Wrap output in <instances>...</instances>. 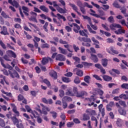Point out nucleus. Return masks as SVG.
Instances as JSON below:
<instances>
[{
  "instance_id": "39448f33",
  "label": "nucleus",
  "mask_w": 128,
  "mask_h": 128,
  "mask_svg": "<svg viewBox=\"0 0 128 128\" xmlns=\"http://www.w3.org/2000/svg\"><path fill=\"white\" fill-rule=\"evenodd\" d=\"M12 120L14 125H16L17 128H24L22 123H20L19 120L15 116L11 118Z\"/></svg>"
},
{
  "instance_id": "a211bd4d",
  "label": "nucleus",
  "mask_w": 128,
  "mask_h": 128,
  "mask_svg": "<svg viewBox=\"0 0 128 128\" xmlns=\"http://www.w3.org/2000/svg\"><path fill=\"white\" fill-rule=\"evenodd\" d=\"M50 76L55 80L58 79V76L57 72L54 70H52L50 72Z\"/></svg>"
},
{
  "instance_id": "338daca9",
  "label": "nucleus",
  "mask_w": 128,
  "mask_h": 128,
  "mask_svg": "<svg viewBox=\"0 0 128 128\" xmlns=\"http://www.w3.org/2000/svg\"><path fill=\"white\" fill-rule=\"evenodd\" d=\"M118 112L121 115H126V110H124L123 109H120L118 110Z\"/></svg>"
},
{
  "instance_id": "9b49d317",
  "label": "nucleus",
  "mask_w": 128,
  "mask_h": 128,
  "mask_svg": "<svg viewBox=\"0 0 128 128\" xmlns=\"http://www.w3.org/2000/svg\"><path fill=\"white\" fill-rule=\"evenodd\" d=\"M88 96L87 92L84 90L80 91L77 92V94H76V96L77 98H84V96Z\"/></svg>"
},
{
  "instance_id": "a19ab883",
  "label": "nucleus",
  "mask_w": 128,
  "mask_h": 128,
  "mask_svg": "<svg viewBox=\"0 0 128 128\" xmlns=\"http://www.w3.org/2000/svg\"><path fill=\"white\" fill-rule=\"evenodd\" d=\"M58 50L60 51V52L61 54H67L66 50L65 49H64V48H63L61 47H59Z\"/></svg>"
},
{
  "instance_id": "a878e982",
  "label": "nucleus",
  "mask_w": 128,
  "mask_h": 128,
  "mask_svg": "<svg viewBox=\"0 0 128 128\" xmlns=\"http://www.w3.org/2000/svg\"><path fill=\"white\" fill-rule=\"evenodd\" d=\"M108 60L107 58H102V64L104 68H106L108 66Z\"/></svg>"
},
{
  "instance_id": "0eeeda50",
  "label": "nucleus",
  "mask_w": 128,
  "mask_h": 128,
  "mask_svg": "<svg viewBox=\"0 0 128 128\" xmlns=\"http://www.w3.org/2000/svg\"><path fill=\"white\" fill-rule=\"evenodd\" d=\"M76 4L80 8V10L82 12V14H86V10L84 7L83 3L80 0H78L76 2Z\"/></svg>"
},
{
  "instance_id": "8fccbe9b",
  "label": "nucleus",
  "mask_w": 128,
  "mask_h": 128,
  "mask_svg": "<svg viewBox=\"0 0 128 128\" xmlns=\"http://www.w3.org/2000/svg\"><path fill=\"white\" fill-rule=\"evenodd\" d=\"M6 126V123H5V122L4 120L0 118V126L2 128H4Z\"/></svg>"
},
{
  "instance_id": "7ed1b4c3",
  "label": "nucleus",
  "mask_w": 128,
  "mask_h": 128,
  "mask_svg": "<svg viewBox=\"0 0 128 128\" xmlns=\"http://www.w3.org/2000/svg\"><path fill=\"white\" fill-rule=\"evenodd\" d=\"M86 28H88V30L90 32V34H96V32L94 30H98V26L93 24L92 22H91L90 24V25L87 24Z\"/></svg>"
},
{
  "instance_id": "6ab92c4d",
  "label": "nucleus",
  "mask_w": 128,
  "mask_h": 128,
  "mask_svg": "<svg viewBox=\"0 0 128 128\" xmlns=\"http://www.w3.org/2000/svg\"><path fill=\"white\" fill-rule=\"evenodd\" d=\"M42 102L45 104H52L53 103L52 99H48V100L46 98H42Z\"/></svg>"
},
{
  "instance_id": "5fc2aeb1",
  "label": "nucleus",
  "mask_w": 128,
  "mask_h": 128,
  "mask_svg": "<svg viewBox=\"0 0 128 128\" xmlns=\"http://www.w3.org/2000/svg\"><path fill=\"white\" fill-rule=\"evenodd\" d=\"M93 78H96V80H98V81H102V79L100 77V76L98 74H94L93 75Z\"/></svg>"
},
{
  "instance_id": "37998d69",
  "label": "nucleus",
  "mask_w": 128,
  "mask_h": 128,
  "mask_svg": "<svg viewBox=\"0 0 128 128\" xmlns=\"http://www.w3.org/2000/svg\"><path fill=\"white\" fill-rule=\"evenodd\" d=\"M24 97L23 95L20 94L18 96V102H22V100H24Z\"/></svg>"
},
{
  "instance_id": "f3484780",
  "label": "nucleus",
  "mask_w": 128,
  "mask_h": 128,
  "mask_svg": "<svg viewBox=\"0 0 128 128\" xmlns=\"http://www.w3.org/2000/svg\"><path fill=\"white\" fill-rule=\"evenodd\" d=\"M0 34L4 36H8L9 33L8 32V29L6 26H2V31L0 32Z\"/></svg>"
},
{
  "instance_id": "7c9ffc66",
  "label": "nucleus",
  "mask_w": 128,
  "mask_h": 128,
  "mask_svg": "<svg viewBox=\"0 0 128 128\" xmlns=\"http://www.w3.org/2000/svg\"><path fill=\"white\" fill-rule=\"evenodd\" d=\"M62 80L63 82H64L65 83H69V82H71L70 78H68L65 77V76L62 77Z\"/></svg>"
},
{
  "instance_id": "0e129e2a",
  "label": "nucleus",
  "mask_w": 128,
  "mask_h": 128,
  "mask_svg": "<svg viewBox=\"0 0 128 128\" xmlns=\"http://www.w3.org/2000/svg\"><path fill=\"white\" fill-rule=\"evenodd\" d=\"M42 48H50V45L47 43L42 44Z\"/></svg>"
},
{
  "instance_id": "412c9836",
  "label": "nucleus",
  "mask_w": 128,
  "mask_h": 128,
  "mask_svg": "<svg viewBox=\"0 0 128 128\" xmlns=\"http://www.w3.org/2000/svg\"><path fill=\"white\" fill-rule=\"evenodd\" d=\"M73 26H74V31L76 34H78L79 32V30H80V27L77 24L73 23Z\"/></svg>"
},
{
  "instance_id": "58836bf2",
  "label": "nucleus",
  "mask_w": 128,
  "mask_h": 128,
  "mask_svg": "<svg viewBox=\"0 0 128 128\" xmlns=\"http://www.w3.org/2000/svg\"><path fill=\"white\" fill-rule=\"evenodd\" d=\"M12 112H14V114H16V116H20V113L17 110V108H12Z\"/></svg>"
},
{
  "instance_id": "aec40b11",
  "label": "nucleus",
  "mask_w": 128,
  "mask_h": 128,
  "mask_svg": "<svg viewBox=\"0 0 128 128\" xmlns=\"http://www.w3.org/2000/svg\"><path fill=\"white\" fill-rule=\"evenodd\" d=\"M64 48H66L67 50L71 53L74 52L72 46L70 44H65L64 45Z\"/></svg>"
},
{
  "instance_id": "ddd939ff",
  "label": "nucleus",
  "mask_w": 128,
  "mask_h": 128,
  "mask_svg": "<svg viewBox=\"0 0 128 128\" xmlns=\"http://www.w3.org/2000/svg\"><path fill=\"white\" fill-rule=\"evenodd\" d=\"M86 100H88L90 103L92 102L91 104H88V106H94V102L96 100V98H94V96H91L90 98H86Z\"/></svg>"
},
{
  "instance_id": "f03ea898",
  "label": "nucleus",
  "mask_w": 128,
  "mask_h": 128,
  "mask_svg": "<svg viewBox=\"0 0 128 128\" xmlns=\"http://www.w3.org/2000/svg\"><path fill=\"white\" fill-rule=\"evenodd\" d=\"M110 29L112 30H116V28H119L114 31V33L117 35L122 34H126V30L122 28V26L120 24H112L110 26Z\"/></svg>"
},
{
  "instance_id": "bb28decb",
  "label": "nucleus",
  "mask_w": 128,
  "mask_h": 128,
  "mask_svg": "<svg viewBox=\"0 0 128 128\" xmlns=\"http://www.w3.org/2000/svg\"><path fill=\"white\" fill-rule=\"evenodd\" d=\"M62 101L65 102H70L72 101V98L68 96H64L62 98Z\"/></svg>"
},
{
  "instance_id": "4d7b16f0",
  "label": "nucleus",
  "mask_w": 128,
  "mask_h": 128,
  "mask_svg": "<svg viewBox=\"0 0 128 128\" xmlns=\"http://www.w3.org/2000/svg\"><path fill=\"white\" fill-rule=\"evenodd\" d=\"M72 58L74 60L76 61V62H78V64H80V58H79L78 56H73Z\"/></svg>"
},
{
  "instance_id": "6e6552de",
  "label": "nucleus",
  "mask_w": 128,
  "mask_h": 128,
  "mask_svg": "<svg viewBox=\"0 0 128 128\" xmlns=\"http://www.w3.org/2000/svg\"><path fill=\"white\" fill-rule=\"evenodd\" d=\"M8 3L14 6L16 8H20V5L19 3L16 0H8Z\"/></svg>"
},
{
  "instance_id": "69168bd1",
  "label": "nucleus",
  "mask_w": 128,
  "mask_h": 128,
  "mask_svg": "<svg viewBox=\"0 0 128 128\" xmlns=\"http://www.w3.org/2000/svg\"><path fill=\"white\" fill-rule=\"evenodd\" d=\"M64 76L68 78H71L73 76V73L72 72H68L64 74Z\"/></svg>"
},
{
  "instance_id": "9d476101",
  "label": "nucleus",
  "mask_w": 128,
  "mask_h": 128,
  "mask_svg": "<svg viewBox=\"0 0 128 128\" xmlns=\"http://www.w3.org/2000/svg\"><path fill=\"white\" fill-rule=\"evenodd\" d=\"M49 61L50 62H52L53 60L52 58L50 57H44V58H43L42 59V64L43 65H46L48 63Z\"/></svg>"
},
{
  "instance_id": "473e14b6",
  "label": "nucleus",
  "mask_w": 128,
  "mask_h": 128,
  "mask_svg": "<svg viewBox=\"0 0 128 128\" xmlns=\"http://www.w3.org/2000/svg\"><path fill=\"white\" fill-rule=\"evenodd\" d=\"M124 124V122L120 118H118L116 121V124L119 127H122V124Z\"/></svg>"
},
{
  "instance_id": "c85d7f7f",
  "label": "nucleus",
  "mask_w": 128,
  "mask_h": 128,
  "mask_svg": "<svg viewBox=\"0 0 128 128\" xmlns=\"http://www.w3.org/2000/svg\"><path fill=\"white\" fill-rule=\"evenodd\" d=\"M91 80V77L90 76H86L84 77V80L88 84H90V80Z\"/></svg>"
},
{
  "instance_id": "bf43d9fd",
  "label": "nucleus",
  "mask_w": 128,
  "mask_h": 128,
  "mask_svg": "<svg viewBox=\"0 0 128 128\" xmlns=\"http://www.w3.org/2000/svg\"><path fill=\"white\" fill-rule=\"evenodd\" d=\"M10 56L6 54L4 56L3 58L6 61L10 62L11 60L10 59Z\"/></svg>"
},
{
  "instance_id": "1a4fd4ad",
  "label": "nucleus",
  "mask_w": 128,
  "mask_h": 128,
  "mask_svg": "<svg viewBox=\"0 0 128 128\" xmlns=\"http://www.w3.org/2000/svg\"><path fill=\"white\" fill-rule=\"evenodd\" d=\"M40 105L42 107V114L44 115H47L48 112H50V109L48 107L45 106L43 104H40Z\"/></svg>"
},
{
  "instance_id": "09e8293b",
  "label": "nucleus",
  "mask_w": 128,
  "mask_h": 128,
  "mask_svg": "<svg viewBox=\"0 0 128 128\" xmlns=\"http://www.w3.org/2000/svg\"><path fill=\"white\" fill-rule=\"evenodd\" d=\"M59 92H60L59 96L61 98H62L65 95L64 90H59Z\"/></svg>"
},
{
  "instance_id": "c9c22d12",
  "label": "nucleus",
  "mask_w": 128,
  "mask_h": 128,
  "mask_svg": "<svg viewBox=\"0 0 128 128\" xmlns=\"http://www.w3.org/2000/svg\"><path fill=\"white\" fill-rule=\"evenodd\" d=\"M56 16L58 17V20L62 19V20H63L64 22H66V19L64 16L61 15L60 14H57Z\"/></svg>"
},
{
  "instance_id": "5701e85b",
  "label": "nucleus",
  "mask_w": 128,
  "mask_h": 128,
  "mask_svg": "<svg viewBox=\"0 0 128 128\" xmlns=\"http://www.w3.org/2000/svg\"><path fill=\"white\" fill-rule=\"evenodd\" d=\"M86 113L88 114L89 116H94L96 115V110L92 109H87L86 111Z\"/></svg>"
},
{
  "instance_id": "79ce46f5",
  "label": "nucleus",
  "mask_w": 128,
  "mask_h": 128,
  "mask_svg": "<svg viewBox=\"0 0 128 128\" xmlns=\"http://www.w3.org/2000/svg\"><path fill=\"white\" fill-rule=\"evenodd\" d=\"M86 7L88 8H92V5H90L87 2H84V3L83 8H85Z\"/></svg>"
},
{
  "instance_id": "f704fd0d",
  "label": "nucleus",
  "mask_w": 128,
  "mask_h": 128,
  "mask_svg": "<svg viewBox=\"0 0 128 128\" xmlns=\"http://www.w3.org/2000/svg\"><path fill=\"white\" fill-rule=\"evenodd\" d=\"M76 74L78 76L82 77L84 75V72L82 70H78Z\"/></svg>"
},
{
  "instance_id": "de8ad7c7",
  "label": "nucleus",
  "mask_w": 128,
  "mask_h": 128,
  "mask_svg": "<svg viewBox=\"0 0 128 128\" xmlns=\"http://www.w3.org/2000/svg\"><path fill=\"white\" fill-rule=\"evenodd\" d=\"M27 46L29 48H30V50L32 52H34V45L33 44H28V45H27Z\"/></svg>"
},
{
  "instance_id": "864d4df0",
  "label": "nucleus",
  "mask_w": 128,
  "mask_h": 128,
  "mask_svg": "<svg viewBox=\"0 0 128 128\" xmlns=\"http://www.w3.org/2000/svg\"><path fill=\"white\" fill-rule=\"evenodd\" d=\"M32 116L35 118H37L39 116V114L36 111V110H34V112H32Z\"/></svg>"
},
{
  "instance_id": "c03bdc74",
  "label": "nucleus",
  "mask_w": 128,
  "mask_h": 128,
  "mask_svg": "<svg viewBox=\"0 0 128 128\" xmlns=\"http://www.w3.org/2000/svg\"><path fill=\"white\" fill-rule=\"evenodd\" d=\"M0 46L3 50H6V46L2 40H0Z\"/></svg>"
},
{
  "instance_id": "423d86ee",
  "label": "nucleus",
  "mask_w": 128,
  "mask_h": 128,
  "mask_svg": "<svg viewBox=\"0 0 128 128\" xmlns=\"http://www.w3.org/2000/svg\"><path fill=\"white\" fill-rule=\"evenodd\" d=\"M8 72H9V74H10V76L12 78H16L18 79H19L20 78V74H18V73L16 70H14L12 72L10 71V70H8Z\"/></svg>"
},
{
  "instance_id": "393cba45",
  "label": "nucleus",
  "mask_w": 128,
  "mask_h": 128,
  "mask_svg": "<svg viewBox=\"0 0 128 128\" xmlns=\"http://www.w3.org/2000/svg\"><path fill=\"white\" fill-rule=\"evenodd\" d=\"M40 9L44 12L48 13L49 12V9L44 5L40 6Z\"/></svg>"
},
{
  "instance_id": "49530a36",
  "label": "nucleus",
  "mask_w": 128,
  "mask_h": 128,
  "mask_svg": "<svg viewBox=\"0 0 128 128\" xmlns=\"http://www.w3.org/2000/svg\"><path fill=\"white\" fill-rule=\"evenodd\" d=\"M26 120L28 122V124L32 126H36L35 122H36V120L34 119H33V122H32L31 120Z\"/></svg>"
},
{
  "instance_id": "e2e57ef3",
  "label": "nucleus",
  "mask_w": 128,
  "mask_h": 128,
  "mask_svg": "<svg viewBox=\"0 0 128 128\" xmlns=\"http://www.w3.org/2000/svg\"><path fill=\"white\" fill-rule=\"evenodd\" d=\"M66 95L68 96H74V94L72 92V91L70 90H68L66 92Z\"/></svg>"
},
{
  "instance_id": "f257e3e1",
  "label": "nucleus",
  "mask_w": 128,
  "mask_h": 128,
  "mask_svg": "<svg viewBox=\"0 0 128 128\" xmlns=\"http://www.w3.org/2000/svg\"><path fill=\"white\" fill-rule=\"evenodd\" d=\"M88 33V30L86 29H84V30H80L79 34L82 36H84L82 38H79L78 40L80 42H82V46L86 47H90L91 46V43L92 41L90 38H88V36L87 34Z\"/></svg>"
},
{
  "instance_id": "cd10ccee",
  "label": "nucleus",
  "mask_w": 128,
  "mask_h": 128,
  "mask_svg": "<svg viewBox=\"0 0 128 128\" xmlns=\"http://www.w3.org/2000/svg\"><path fill=\"white\" fill-rule=\"evenodd\" d=\"M90 14L93 16H95L96 18H100V19L102 20H106V17H102V16H100L96 14L90 13Z\"/></svg>"
},
{
  "instance_id": "6e6d98bb",
  "label": "nucleus",
  "mask_w": 128,
  "mask_h": 128,
  "mask_svg": "<svg viewBox=\"0 0 128 128\" xmlns=\"http://www.w3.org/2000/svg\"><path fill=\"white\" fill-rule=\"evenodd\" d=\"M108 20L110 23L111 24L114 22V16H110L109 18H108Z\"/></svg>"
},
{
  "instance_id": "4468645a",
  "label": "nucleus",
  "mask_w": 128,
  "mask_h": 128,
  "mask_svg": "<svg viewBox=\"0 0 128 128\" xmlns=\"http://www.w3.org/2000/svg\"><path fill=\"white\" fill-rule=\"evenodd\" d=\"M6 54L10 57V58H16V53L13 52L12 50H8L6 52Z\"/></svg>"
},
{
  "instance_id": "603ef678",
  "label": "nucleus",
  "mask_w": 128,
  "mask_h": 128,
  "mask_svg": "<svg viewBox=\"0 0 128 128\" xmlns=\"http://www.w3.org/2000/svg\"><path fill=\"white\" fill-rule=\"evenodd\" d=\"M50 113L52 114V116L54 119H56L58 117V114L56 112H50Z\"/></svg>"
},
{
  "instance_id": "72a5a7b5",
  "label": "nucleus",
  "mask_w": 128,
  "mask_h": 128,
  "mask_svg": "<svg viewBox=\"0 0 128 128\" xmlns=\"http://www.w3.org/2000/svg\"><path fill=\"white\" fill-rule=\"evenodd\" d=\"M90 120V116L86 114H83V120L87 121Z\"/></svg>"
},
{
  "instance_id": "a18cd8bd",
  "label": "nucleus",
  "mask_w": 128,
  "mask_h": 128,
  "mask_svg": "<svg viewBox=\"0 0 128 128\" xmlns=\"http://www.w3.org/2000/svg\"><path fill=\"white\" fill-rule=\"evenodd\" d=\"M0 62L1 65L2 66V67H4L5 68H8L7 66L4 63V60L0 56Z\"/></svg>"
},
{
  "instance_id": "f8f14e48",
  "label": "nucleus",
  "mask_w": 128,
  "mask_h": 128,
  "mask_svg": "<svg viewBox=\"0 0 128 128\" xmlns=\"http://www.w3.org/2000/svg\"><path fill=\"white\" fill-rule=\"evenodd\" d=\"M56 61L64 62L66 60V56L62 54H58L56 58Z\"/></svg>"
},
{
  "instance_id": "3c124183",
  "label": "nucleus",
  "mask_w": 128,
  "mask_h": 128,
  "mask_svg": "<svg viewBox=\"0 0 128 128\" xmlns=\"http://www.w3.org/2000/svg\"><path fill=\"white\" fill-rule=\"evenodd\" d=\"M91 120L92 121H95L96 122V127L98 126V119H96V116H92L91 117Z\"/></svg>"
},
{
  "instance_id": "680f3d73",
  "label": "nucleus",
  "mask_w": 128,
  "mask_h": 128,
  "mask_svg": "<svg viewBox=\"0 0 128 128\" xmlns=\"http://www.w3.org/2000/svg\"><path fill=\"white\" fill-rule=\"evenodd\" d=\"M119 104L122 106H123L124 108H126V102L124 101L120 100Z\"/></svg>"
},
{
  "instance_id": "ea45409f",
  "label": "nucleus",
  "mask_w": 128,
  "mask_h": 128,
  "mask_svg": "<svg viewBox=\"0 0 128 128\" xmlns=\"http://www.w3.org/2000/svg\"><path fill=\"white\" fill-rule=\"evenodd\" d=\"M48 22H46L44 24L43 26V29L46 32H48Z\"/></svg>"
},
{
  "instance_id": "c756f323",
  "label": "nucleus",
  "mask_w": 128,
  "mask_h": 128,
  "mask_svg": "<svg viewBox=\"0 0 128 128\" xmlns=\"http://www.w3.org/2000/svg\"><path fill=\"white\" fill-rule=\"evenodd\" d=\"M42 82L48 86V88L51 87L50 82L47 78L44 79Z\"/></svg>"
},
{
  "instance_id": "4c0bfd02",
  "label": "nucleus",
  "mask_w": 128,
  "mask_h": 128,
  "mask_svg": "<svg viewBox=\"0 0 128 128\" xmlns=\"http://www.w3.org/2000/svg\"><path fill=\"white\" fill-rule=\"evenodd\" d=\"M82 16L84 20H88L89 24L92 22V19L88 16H85L84 15H82Z\"/></svg>"
},
{
  "instance_id": "e433bc0d",
  "label": "nucleus",
  "mask_w": 128,
  "mask_h": 128,
  "mask_svg": "<svg viewBox=\"0 0 128 128\" xmlns=\"http://www.w3.org/2000/svg\"><path fill=\"white\" fill-rule=\"evenodd\" d=\"M81 80L78 76H76L74 79V83L76 84H80Z\"/></svg>"
},
{
  "instance_id": "20e7f679",
  "label": "nucleus",
  "mask_w": 128,
  "mask_h": 128,
  "mask_svg": "<svg viewBox=\"0 0 128 128\" xmlns=\"http://www.w3.org/2000/svg\"><path fill=\"white\" fill-rule=\"evenodd\" d=\"M60 2L61 4L64 6V8L60 6H58L56 8V10L60 14H66L67 10L66 7V3L64 0H60Z\"/></svg>"
},
{
  "instance_id": "2eb2a0df",
  "label": "nucleus",
  "mask_w": 128,
  "mask_h": 128,
  "mask_svg": "<svg viewBox=\"0 0 128 128\" xmlns=\"http://www.w3.org/2000/svg\"><path fill=\"white\" fill-rule=\"evenodd\" d=\"M90 59L94 63H98V56L96 55L92 54V53L90 54Z\"/></svg>"
},
{
  "instance_id": "2f4dec72",
  "label": "nucleus",
  "mask_w": 128,
  "mask_h": 128,
  "mask_svg": "<svg viewBox=\"0 0 128 128\" xmlns=\"http://www.w3.org/2000/svg\"><path fill=\"white\" fill-rule=\"evenodd\" d=\"M82 64L84 66H86L87 68H90V66H92L93 64L92 63H91V62H82Z\"/></svg>"
},
{
  "instance_id": "774afa93",
  "label": "nucleus",
  "mask_w": 128,
  "mask_h": 128,
  "mask_svg": "<svg viewBox=\"0 0 128 128\" xmlns=\"http://www.w3.org/2000/svg\"><path fill=\"white\" fill-rule=\"evenodd\" d=\"M102 6L104 8H102L104 10H108L110 8V6L108 4H103Z\"/></svg>"
},
{
  "instance_id": "13d9d810",
  "label": "nucleus",
  "mask_w": 128,
  "mask_h": 128,
  "mask_svg": "<svg viewBox=\"0 0 128 128\" xmlns=\"http://www.w3.org/2000/svg\"><path fill=\"white\" fill-rule=\"evenodd\" d=\"M121 88L122 89L128 90V84L124 83L121 85Z\"/></svg>"
},
{
  "instance_id": "052dcab7",
  "label": "nucleus",
  "mask_w": 128,
  "mask_h": 128,
  "mask_svg": "<svg viewBox=\"0 0 128 128\" xmlns=\"http://www.w3.org/2000/svg\"><path fill=\"white\" fill-rule=\"evenodd\" d=\"M119 92H120V88H117L112 90V94H118Z\"/></svg>"
},
{
  "instance_id": "b1692460",
  "label": "nucleus",
  "mask_w": 128,
  "mask_h": 128,
  "mask_svg": "<svg viewBox=\"0 0 128 128\" xmlns=\"http://www.w3.org/2000/svg\"><path fill=\"white\" fill-rule=\"evenodd\" d=\"M102 78L105 82H110L112 80V78L110 76H108V75H104L102 76Z\"/></svg>"
},
{
  "instance_id": "4be33fe9",
  "label": "nucleus",
  "mask_w": 128,
  "mask_h": 128,
  "mask_svg": "<svg viewBox=\"0 0 128 128\" xmlns=\"http://www.w3.org/2000/svg\"><path fill=\"white\" fill-rule=\"evenodd\" d=\"M22 10H23L24 14L26 16H29V8L26 6H22Z\"/></svg>"
},
{
  "instance_id": "dca6fc26",
  "label": "nucleus",
  "mask_w": 128,
  "mask_h": 128,
  "mask_svg": "<svg viewBox=\"0 0 128 128\" xmlns=\"http://www.w3.org/2000/svg\"><path fill=\"white\" fill-rule=\"evenodd\" d=\"M69 6L72 8L76 12L78 16H82V14L78 11V8L76 5L72 3L69 4Z\"/></svg>"
}]
</instances>
